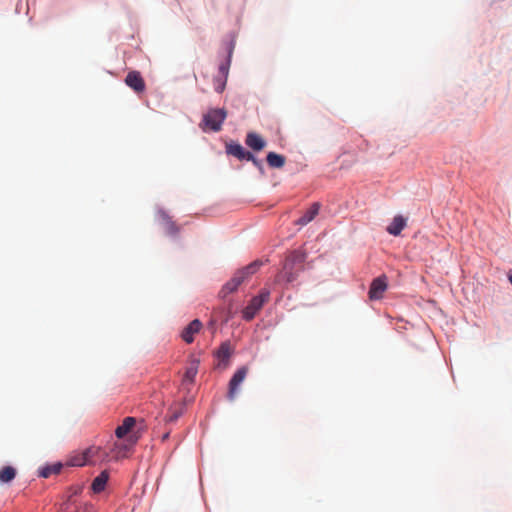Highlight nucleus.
<instances>
[{
  "instance_id": "nucleus-1",
  "label": "nucleus",
  "mask_w": 512,
  "mask_h": 512,
  "mask_svg": "<svg viewBox=\"0 0 512 512\" xmlns=\"http://www.w3.org/2000/svg\"><path fill=\"white\" fill-rule=\"evenodd\" d=\"M304 255L300 252H292L285 260L280 273L277 275V281L292 283L296 280L299 272L303 269Z\"/></svg>"
},
{
  "instance_id": "nucleus-2",
  "label": "nucleus",
  "mask_w": 512,
  "mask_h": 512,
  "mask_svg": "<svg viewBox=\"0 0 512 512\" xmlns=\"http://www.w3.org/2000/svg\"><path fill=\"white\" fill-rule=\"evenodd\" d=\"M227 117V112L224 109H210L203 115L200 124L203 131L218 132L222 128V124Z\"/></svg>"
},
{
  "instance_id": "nucleus-3",
  "label": "nucleus",
  "mask_w": 512,
  "mask_h": 512,
  "mask_svg": "<svg viewBox=\"0 0 512 512\" xmlns=\"http://www.w3.org/2000/svg\"><path fill=\"white\" fill-rule=\"evenodd\" d=\"M270 292L268 290H262L258 296L251 299L250 303L242 311V316L246 321H251L258 311L261 310L263 305L268 302Z\"/></svg>"
},
{
  "instance_id": "nucleus-4",
  "label": "nucleus",
  "mask_w": 512,
  "mask_h": 512,
  "mask_svg": "<svg viewBox=\"0 0 512 512\" xmlns=\"http://www.w3.org/2000/svg\"><path fill=\"white\" fill-rule=\"evenodd\" d=\"M107 456L108 454L102 451L100 447H90L80 457L74 458L72 465L83 466L88 463L95 464L97 461H104Z\"/></svg>"
},
{
  "instance_id": "nucleus-5",
  "label": "nucleus",
  "mask_w": 512,
  "mask_h": 512,
  "mask_svg": "<svg viewBox=\"0 0 512 512\" xmlns=\"http://www.w3.org/2000/svg\"><path fill=\"white\" fill-rule=\"evenodd\" d=\"M248 373V368L243 366L239 368L232 376L229 382L228 398L233 401L238 393V388L241 383L245 380Z\"/></svg>"
},
{
  "instance_id": "nucleus-6",
  "label": "nucleus",
  "mask_w": 512,
  "mask_h": 512,
  "mask_svg": "<svg viewBox=\"0 0 512 512\" xmlns=\"http://www.w3.org/2000/svg\"><path fill=\"white\" fill-rule=\"evenodd\" d=\"M387 286V277L385 275L375 278L370 285L369 298L371 300L381 299L387 289Z\"/></svg>"
},
{
  "instance_id": "nucleus-7",
  "label": "nucleus",
  "mask_w": 512,
  "mask_h": 512,
  "mask_svg": "<svg viewBox=\"0 0 512 512\" xmlns=\"http://www.w3.org/2000/svg\"><path fill=\"white\" fill-rule=\"evenodd\" d=\"M245 280L244 271H237L234 276L231 278L230 281H228L220 290L219 296L221 298H226L229 294L235 292L238 287L243 283Z\"/></svg>"
},
{
  "instance_id": "nucleus-8",
  "label": "nucleus",
  "mask_w": 512,
  "mask_h": 512,
  "mask_svg": "<svg viewBox=\"0 0 512 512\" xmlns=\"http://www.w3.org/2000/svg\"><path fill=\"white\" fill-rule=\"evenodd\" d=\"M125 84L136 93H142L146 87L139 71H130L125 78Z\"/></svg>"
},
{
  "instance_id": "nucleus-9",
  "label": "nucleus",
  "mask_w": 512,
  "mask_h": 512,
  "mask_svg": "<svg viewBox=\"0 0 512 512\" xmlns=\"http://www.w3.org/2000/svg\"><path fill=\"white\" fill-rule=\"evenodd\" d=\"M200 360L195 357H191L186 367L182 383L183 385H191L195 381V377L198 373Z\"/></svg>"
},
{
  "instance_id": "nucleus-10",
  "label": "nucleus",
  "mask_w": 512,
  "mask_h": 512,
  "mask_svg": "<svg viewBox=\"0 0 512 512\" xmlns=\"http://www.w3.org/2000/svg\"><path fill=\"white\" fill-rule=\"evenodd\" d=\"M202 328V323L199 319L191 321L181 332V338L186 343L190 344L194 341V337Z\"/></svg>"
},
{
  "instance_id": "nucleus-11",
  "label": "nucleus",
  "mask_w": 512,
  "mask_h": 512,
  "mask_svg": "<svg viewBox=\"0 0 512 512\" xmlns=\"http://www.w3.org/2000/svg\"><path fill=\"white\" fill-rule=\"evenodd\" d=\"M226 153L232 155L239 160H245L247 157H252V153L246 151L243 146L239 143H228L226 145Z\"/></svg>"
},
{
  "instance_id": "nucleus-12",
  "label": "nucleus",
  "mask_w": 512,
  "mask_h": 512,
  "mask_svg": "<svg viewBox=\"0 0 512 512\" xmlns=\"http://www.w3.org/2000/svg\"><path fill=\"white\" fill-rule=\"evenodd\" d=\"M245 143L248 147L255 151H261L266 146V141L259 134L254 132L247 134Z\"/></svg>"
},
{
  "instance_id": "nucleus-13",
  "label": "nucleus",
  "mask_w": 512,
  "mask_h": 512,
  "mask_svg": "<svg viewBox=\"0 0 512 512\" xmlns=\"http://www.w3.org/2000/svg\"><path fill=\"white\" fill-rule=\"evenodd\" d=\"M320 209L319 203H313L311 207L296 221V224L304 226L311 222L316 215L318 214Z\"/></svg>"
},
{
  "instance_id": "nucleus-14",
  "label": "nucleus",
  "mask_w": 512,
  "mask_h": 512,
  "mask_svg": "<svg viewBox=\"0 0 512 512\" xmlns=\"http://www.w3.org/2000/svg\"><path fill=\"white\" fill-rule=\"evenodd\" d=\"M159 219L161 221V224L164 226V229L166 233L170 235H175L178 233L179 228L176 226V224L171 220L170 216L164 212L160 211L158 213Z\"/></svg>"
},
{
  "instance_id": "nucleus-15",
  "label": "nucleus",
  "mask_w": 512,
  "mask_h": 512,
  "mask_svg": "<svg viewBox=\"0 0 512 512\" xmlns=\"http://www.w3.org/2000/svg\"><path fill=\"white\" fill-rule=\"evenodd\" d=\"M135 423L136 420L133 417L124 418L122 424L119 425L115 430V435L117 436V438L122 439L123 437H125L134 427Z\"/></svg>"
},
{
  "instance_id": "nucleus-16",
  "label": "nucleus",
  "mask_w": 512,
  "mask_h": 512,
  "mask_svg": "<svg viewBox=\"0 0 512 512\" xmlns=\"http://www.w3.org/2000/svg\"><path fill=\"white\" fill-rule=\"evenodd\" d=\"M406 226V219L400 215L395 216L387 227V232L391 235L397 236Z\"/></svg>"
},
{
  "instance_id": "nucleus-17",
  "label": "nucleus",
  "mask_w": 512,
  "mask_h": 512,
  "mask_svg": "<svg viewBox=\"0 0 512 512\" xmlns=\"http://www.w3.org/2000/svg\"><path fill=\"white\" fill-rule=\"evenodd\" d=\"M109 475L107 471H102L92 482L91 488L93 492L100 493L105 489Z\"/></svg>"
},
{
  "instance_id": "nucleus-18",
  "label": "nucleus",
  "mask_w": 512,
  "mask_h": 512,
  "mask_svg": "<svg viewBox=\"0 0 512 512\" xmlns=\"http://www.w3.org/2000/svg\"><path fill=\"white\" fill-rule=\"evenodd\" d=\"M267 163L271 168H282L286 163V158L283 155L275 152H269L266 157Z\"/></svg>"
},
{
  "instance_id": "nucleus-19",
  "label": "nucleus",
  "mask_w": 512,
  "mask_h": 512,
  "mask_svg": "<svg viewBox=\"0 0 512 512\" xmlns=\"http://www.w3.org/2000/svg\"><path fill=\"white\" fill-rule=\"evenodd\" d=\"M16 477V469L12 466H4L0 470V483H9Z\"/></svg>"
},
{
  "instance_id": "nucleus-20",
  "label": "nucleus",
  "mask_w": 512,
  "mask_h": 512,
  "mask_svg": "<svg viewBox=\"0 0 512 512\" xmlns=\"http://www.w3.org/2000/svg\"><path fill=\"white\" fill-rule=\"evenodd\" d=\"M232 353V349H231V345L229 342H224L220 345V347L218 348L217 352H216V356L224 361V360H227L230 355Z\"/></svg>"
},
{
  "instance_id": "nucleus-21",
  "label": "nucleus",
  "mask_w": 512,
  "mask_h": 512,
  "mask_svg": "<svg viewBox=\"0 0 512 512\" xmlns=\"http://www.w3.org/2000/svg\"><path fill=\"white\" fill-rule=\"evenodd\" d=\"M262 261L260 260H256V261H253L252 263H250L249 265H247L246 267H244L243 269H241L240 271H244V275H245V279L256 273L258 271V269L262 266Z\"/></svg>"
},
{
  "instance_id": "nucleus-22",
  "label": "nucleus",
  "mask_w": 512,
  "mask_h": 512,
  "mask_svg": "<svg viewBox=\"0 0 512 512\" xmlns=\"http://www.w3.org/2000/svg\"><path fill=\"white\" fill-rule=\"evenodd\" d=\"M61 468H62L61 464L47 466L41 470L40 476L47 478L52 474H58L60 472Z\"/></svg>"
},
{
  "instance_id": "nucleus-23",
  "label": "nucleus",
  "mask_w": 512,
  "mask_h": 512,
  "mask_svg": "<svg viewBox=\"0 0 512 512\" xmlns=\"http://www.w3.org/2000/svg\"><path fill=\"white\" fill-rule=\"evenodd\" d=\"M230 57H231V52L229 53V57H228L227 61L224 63H221L219 65V72L222 74L223 79H227V76H228L229 67H230Z\"/></svg>"
},
{
  "instance_id": "nucleus-24",
  "label": "nucleus",
  "mask_w": 512,
  "mask_h": 512,
  "mask_svg": "<svg viewBox=\"0 0 512 512\" xmlns=\"http://www.w3.org/2000/svg\"><path fill=\"white\" fill-rule=\"evenodd\" d=\"M245 160L251 161L253 165L261 172H264L263 163L261 160L257 159L253 154L252 157H247Z\"/></svg>"
},
{
  "instance_id": "nucleus-25",
  "label": "nucleus",
  "mask_w": 512,
  "mask_h": 512,
  "mask_svg": "<svg viewBox=\"0 0 512 512\" xmlns=\"http://www.w3.org/2000/svg\"><path fill=\"white\" fill-rule=\"evenodd\" d=\"M225 84H226V79H223L221 82H219L218 85L215 86V90L218 93H221L225 88Z\"/></svg>"
},
{
  "instance_id": "nucleus-26",
  "label": "nucleus",
  "mask_w": 512,
  "mask_h": 512,
  "mask_svg": "<svg viewBox=\"0 0 512 512\" xmlns=\"http://www.w3.org/2000/svg\"><path fill=\"white\" fill-rule=\"evenodd\" d=\"M508 279L510 283L512 284V270L508 273Z\"/></svg>"
}]
</instances>
